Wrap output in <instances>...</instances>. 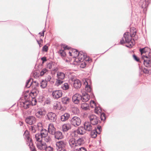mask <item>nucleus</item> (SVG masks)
<instances>
[{"instance_id":"1","label":"nucleus","mask_w":151,"mask_h":151,"mask_svg":"<svg viewBox=\"0 0 151 151\" xmlns=\"http://www.w3.org/2000/svg\"><path fill=\"white\" fill-rule=\"evenodd\" d=\"M136 31L133 30V32L131 30V33L126 32L124 35L123 37L120 41V43L121 44H123L125 43L128 44L126 45V47H132L134 45V41H132L131 39L132 37H134V41L137 40L138 38V36L136 35Z\"/></svg>"},{"instance_id":"2","label":"nucleus","mask_w":151,"mask_h":151,"mask_svg":"<svg viewBox=\"0 0 151 151\" xmlns=\"http://www.w3.org/2000/svg\"><path fill=\"white\" fill-rule=\"evenodd\" d=\"M142 60L144 64L146 67H151V53L150 52H148L147 53L142 55Z\"/></svg>"},{"instance_id":"3","label":"nucleus","mask_w":151,"mask_h":151,"mask_svg":"<svg viewBox=\"0 0 151 151\" xmlns=\"http://www.w3.org/2000/svg\"><path fill=\"white\" fill-rule=\"evenodd\" d=\"M52 96L53 99L57 100L61 97L63 95L62 91L61 90H54L52 91Z\"/></svg>"},{"instance_id":"4","label":"nucleus","mask_w":151,"mask_h":151,"mask_svg":"<svg viewBox=\"0 0 151 151\" xmlns=\"http://www.w3.org/2000/svg\"><path fill=\"white\" fill-rule=\"evenodd\" d=\"M81 121V120L79 117L77 116H75L71 119L70 123L72 125L76 127L80 125Z\"/></svg>"},{"instance_id":"5","label":"nucleus","mask_w":151,"mask_h":151,"mask_svg":"<svg viewBox=\"0 0 151 151\" xmlns=\"http://www.w3.org/2000/svg\"><path fill=\"white\" fill-rule=\"evenodd\" d=\"M86 133L85 130L83 127H80L76 130H75L72 132V134L75 137H77L78 135H82Z\"/></svg>"},{"instance_id":"6","label":"nucleus","mask_w":151,"mask_h":151,"mask_svg":"<svg viewBox=\"0 0 151 151\" xmlns=\"http://www.w3.org/2000/svg\"><path fill=\"white\" fill-rule=\"evenodd\" d=\"M47 119L51 122H54L56 121L57 117L56 114L52 112H49L46 115Z\"/></svg>"},{"instance_id":"7","label":"nucleus","mask_w":151,"mask_h":151,"mask_svg":"<svg viewBox=\"0 0 151 151\" xmlns=\"http://www.w3.org/2000/svg\"><path fill=\"white\" fill-rule=\"evenodd\" d=\"M90 122L93 125H96L99 121V118L96 115H92L89 117Z\"/></svg>"},{"instance_id":"8","label":"nucleus","mask_w":151,"mask_h":151,"mask_svg":"<svg viewBox=\"0 0 151 151\" xmlns=\"http://www.w3.org/2000/svg\"><path fill=\"white\" fill-rule=\"evenodd\" d=\"M82 96L78 93H76L72 97V101L74 103L78 104L81 100Z\"/></svg>"},{"instance_id":"9","label":"nucleus","mask_w":151,"mask_h":151,"mask_svg":"<svg viewBox=\"0 0 151 151\" xmlns=\"http://www.w3.org/2000/svg\"><path fill=\"white\" fill-rule=\"evenodd\" d=\"M25 139H26L27 141V145L29 146L31 151H37L35 148L32 145V142L31 139L29 137V135H27L25 136Z\"/></svg>"},{"instance_id":"10","label":"nucleus","mask_w":151,"mask_h":151,"mask_svg":"<svg viewBox=\"0 0 151 151\" xmlns=\"http://www.w3.org/2000/svg\"><path fill=\"white\" fill-rule=\"evenodd\" d=\"M34 84V86L35 85L36 86L34 88L38 86V83L36 81H35L34 82H33V80L30 78L27 81L26 83L25 87L27 88H29L31 86L32 87L33 85Z\"/></svg>"},{"instance_id":"11","label":"nucleus","mask_w":151,"mask_h":151,"mask_svg":"<svg viewBox=\"0 0 151 151\" xmlns=\"http://www.w3.org/2000/svg\"><path fill=\"white\" fill-rule=\"evenodd\" d=\"M87 57V54L83 51H80L78 54V55L76 58V60L78 59L80 62H82Z\"/></svg>"},{"instance_id":"12","label":"nucleus","mask_w":151,"mask_h":151,"mask_svg":"<svg viewBox=\"0 0 151 151\" xmlns=\"http://www.w3.org/2000/svg\"><path fill=\"white\" fill-rule=\"evenodd\" d=\"M91 123L89 122H86L84 124L83 127L85 130L88 132H90L92 129H94V127L91 124Z\"/></svg>"},{"instance_id":"13","label":"nucleus","mask_w":151,"mask_h":151,"mask_svg":"<svg viewBox=\"0 0 151 151\" xmlns=\"http://www.w3.org/2000/svg\"><path fill=\"white\" fill-rule=\"evenodd\" d=\"M45 109L43 108L39 109H37L35 115L38 118H41L43 116L45 115Z\"/></svg>"},{"instance_id":"14","label":"nucleus","mask_w":151,"mask_h":151,"mask_svg":"<svg viewBox=\"0 0 151 151\" xmlns=\"http://www.w3.org/2000/svg\"><path fill=\"white\" fill-rule=\"evenodd\" d=\"M25 121L27 123L30 125H32L35 123L36 119L34 117L29 116L27 117Z\"/></svg>"},{"instance_id":"15","label":"nucleus","mask_w":151,"mask_h":151,"mask_svg":"<svg viewBox=\"0 0 151 151\" xmlns=\"http://www.w3.org/2000/svg\"><path fill=\"white\" fill-rule=\"evenodd\" d=\"M53 135L55 139H61L64 138L62 132L60 131H56Z\"/></svg>"},{"instance_id":"16","label":"nucleus","mask_w":151,"mask_h":151,"mask_svg":"<svg viewBox=\"0 0 151 151\" xmlns=\"http://www.w3.org/2000/svg\"><path fill=\"white\" fill-rule=\"evenodd\" d=\"M77 142L74 138L70 139L69 141V144L71 148H75L78 147Z\"/></svg>"},{"instance_id":"17","label":"nucleus","mask_w":151,"mask_h":151,"mask_svg":"<svg viewBox=\"0 0 151 151\" xmlns=\"http://www.w3.org/2000/svg\"><path fill=\"white\" fill-rule=\"evenodd\" d=\"M48 131L50 134L53 135L56 132V129L52 124H49L48 128Z\"/></svg>"},{"instance_id":"18","label":"nucleus","mask_w":151,"mask_h":151,"mask_svg":"<svg viewBox=\"0 0 151 151\" xmlns=\"http://www.w3.org/2000/svg\"><path fill=\"white\" fill-rule=\"evenodd\" d=\"M89 99V94L86 92H83L82 93L81 100L83 102H87L88 101Z\"/></svg>"},{"instance_id":"19","label":"nucleus","mask_w":151,"mask_h":151,"mask_svg":"<svg viewBox=\"0 0 151 151\" xmlns=\"http://www.w3.org/2000/svg\"><path fill=\"white\" fill-rule=\"evenodd\" d=\"M46 145V144L45 143H42V142H38L37 143V147L40 150H45Z\"/></svg>"},{"instance_id":"20","label":"nucleus","mask_w":151,"mask_h":151,"mask_svg":"<svg viewBox=\"0 0 151 151\" xmlns=\"http://www.w3.org/2000/svg\"><path fill=\"white\" fill-rule=\"evenodd\" d=\"M81 81L78 79L74 80L73 83V86L74 88L76 89H78L80 88L81 86Z\"/></svg>"},{"instance_id":"21","label":"nucleus","mask_w":151,"mask_h":151,"mask_svg":"<svg viewBox=\"0 0 151 151\" xmlns=\"http://www.w3.org/2000/svg\"><path fill=\"white\" fill-rule=\"evenodd\" d=\"M56 147L65 148L66 142L64 141H60L56 143Z\"/></svg>"},{"instance_id":"22","label":"nucleus","mask_w":151,"mask_h":151,"mask_svg":"<svg viewBox=\"0 0 151 151\" xmlns=\"http://www.w3.org/2000/svg\"><path fill=\"white\" fill-rule=\"evenodd\" d=\"M77 144L78 147L83 144L85 142V137H83L78 139L77 141Z\"/></svg>"},{"instance_id":"23","label":"nucleus","mask_w":151,"mask_h":151,"mask_svg":"<svg viewBox=\"0 0 151 151\" xmlns=\"http://www.w3.org/2000/svg\"><path fill=\"white\" fill-rule=\"evenodd\" d=\"M71 125L69 123L64 124L62 126V130L63 132H66L71 129Z\"/></svg>"},{"instance_id":"24","label":"nucleus","mask_w":151,"mask_h":151,"mask_svg":"<svg viewBox=\"0 0 151 151\" xmlns=\"http://www.w3.org/2000/svg\"><path fill=\"white\" fill-rule=\"evenodd\" d=\"M70 117V114L67 113H65L61 116V120L62 122L65 121L69 119Z\"/></svg>"},{"instance_id":"25","label":"nucleus","mask_w":151,"mask_h":151,"mask_svg":"<svg viewBox=\"0 0 151 151\" xmlns=\"http://www.w3.org/2000/svg\"><path fill=\"white\" fill-rule=\"evenodd\" d=\"M69 48L66 46L64 47L63 49L60 50L59 51V53L62 56L65 57L66 55L67 50H68Z\"/></svg>"},{"instance_id":"26","label":"nucleus","mask_w":151,"mask_h":151,"mask_svg":"<svg viewBox=\"0 0 151 151\" xmlns=\"http://www.w3.org/2000/svg\"><path fill=\"white\" fill-rule=\"evenodd\" d=\"M65 74L64 73L60 71H58L57 72V78L63 80L65 78Z\"/></svg>"},{"instance_id":"27","label":"nucleus","mask_w":151,"mask_h":151,"mask_svg":"<svg viewBox=\"0 0 151 151\" xmlns=\"http://www.w3.org/2000/svg\"><path fill=\"white\" fill-rule=\"evenodd\" d=\"M70 101V99L68 97H65L61 99V102L63 104L66 105L68 104Z\"/></svg>"},{"instance_id":"28","label":"nucleus","mask_w":151,"mask_h":151,"mask_svg":"<svg viewBox=\"0 0 151 151\" xmlns=\"http://www.w3.org/2000/svg\"><path fill=\"white\" fill-rule=\"evenodd\" d=\"M91 135L92 137L95 138L97 136V134L98 132L97 131L96 127H94V129L91 131Z\"/></svg>"},{"instance_id":"29","label":"nucleus","mask_w":151,"mask_h":151,"mask_svg":"<svg viewBox=\"0 0 151 151\" xmlns=\"http://www.w3.org/2000/svg\"><path fill=\"white\" fill-rule=\"evenodd\" d=\"M31 104L30 101L26 100L23 102L22 106L24 109H27L29 107Z\"/></svg>"},{"instance_id":"30","label":"nucleus","mask_w":151,"mask_h":151,"mask_svg":"<svg viewBox=\"0 0 151 151\" xmlns=\"http://www.w3.org/2000/svg\"><path fill=\"white\" fill-rule=\"evenodd\" d=\"M40 135L42 137V139H43V137H46V136L48 135V131L45 129H42L41 130Z\"/></svg>"},{"instance_id":"31","label":"nucleus","mask_w":151,"mask_h":151,"mask_svg":"<svg viewBox=\"0 0 151 151\" xmlns=\"http://www.w3.org/2000/svg\"><path fill=\"white\" fill-rule=\"evenodd\" d=\"M150 49L148 47H145L140 49V51L142 55L147 53L148 52H150Z\"/></svg>"},{"instance_id":"32","label":"nucleus","mask_w":151,"mask_h":151,"mask_svg":"<svg viewBox=\"0 0 151 151\" xmlns=\"http://www.w3.org/2000/svg\"><path fill=\"white\" fill-rule=\"evenodd\" d=\"M81 107L84 110H86L89 108V104L86 103H83L81 104Z\"/></svg>"},{"instance_id":"33","label":"nucleus","mask_w":151,"mask_h":151,"mask_svg":"<svg viewBox=\"0 0 151 151\" xmlns=\"http://www.w3.org/2000/svg\"><path fill=\"white\" fill-rule=\"evenodd\" d=\"M60 104L59 102L56 101L53 104V108L55 109H59L60 108Z\"/></svg>"},{"instance_id":"34","label":"nucleus","mask_w":151,"mask_h":151,"mask_svg":"<svg viewBox=\"0 0 151 151\" xmlns=\"http://www.w3.org/2000/svg\"><path fill=\"white\" fill-rule=\"evenodd\" d=\"M47 68L49 69L52 70H55L54 65L52 63H50L47 65Z\"/></svg>"},{"instance_id":"35","label":"nucleus","mask_w":151,"mask_h":151,"mask_svg":"<svg viewBox=\"0 0 151 151\" xmlns=\"http://www.w3.org/2000/svg\"><path fill=\"white\" fill-rule=\"evenodd\" d=\"M49 72V71L46 68H43L40 72V75L41 76H42L44 75L47 74Z\"/></svg>"},{"instance_id":"36","label":"nucleus","mask_w":151,"mask_h":151,"mask_svg":"<svg viewBox=\"0 0 151 151\" xmlns=\"http://www.w3.org/2000/svg\"><path fill=\"white\" fill-rule=\"evenodd\" d=\"M61 88L64 90H67L69 88V86L67 83H65L63 84L61 87Z\"/></svg>"},{"instance_id":"37","label":"nucleus","mask_w":151,"mask_h":151,"mask_svg":"<svg viewBox=\"0 0 151 151\" xmlns=\"http://www.w3.org/2000/svg\"><path fill=\"white\" fill-rule=\"evenodd\" d=\"M35 138L36 140L38 142H41L42 141V137L40 135V134H37L35 135Z\"/></svg>"},{"instance_id":"38","label":"nucleus","mask_w":151,"mask_h":151,"mask_svg":"<svg viewBox=\"0 0 151 151\" xmlns=\"http://www.w3.org/2000/svg\"><path fill=\"white\" fill-rule=\"evenodd\" d=\"M37 95V93L35 90H32L29 94V96L31 97L32 99L35 98Z\"/></svg>"},{"instance_id":"39","label":"nucleus","mask_w":151,"mask_h":151,"mask_svg":"<svg viewBox=\"0 0 151 151\" xmlns=\"http://www.w3.org/2000/svg\"><path fill=\"white\" fill-rule=\"evenodd\" d=\"M47 82L45 81L42 80L40 83V86L42 88H45L47 86Z\"/></svg>"},{"instance_id":"40","label":"nucleus","mask_w":151,"mask_h":151,"mask_svg":"<svg viewBox=\"0 0 151 151\" xmlns=\"http://www.w3.org/2000/svg\"><path fill=\"white\" fill-rule=\"evenodd\" d=\"M63 82V80L57 78L56 79V81L55 83V85L57 86H58L62 84Z\"/></svg>"},{"instance_id":"41","label":"nucleus","mask_w":151,"mask_h":151,"mask_svg":"<svg viewBox=\"0 0 151 151\" xmlns=\"http://www.w3.org/2000/svg\"><path fill=\"white\" fill-rule=\"evenodd\" d=\"M79 52L75 49L72 50V55L73 57L76 58L78 55V54Z\"/></svg>"},{"instance_id":"42","label":"nucleus","mask_w":151,"mask_h":151,"mask_svg":"<svg viewBox=\"0 0 151 151\" xmlns=\"http://www.w3.org/2000/svg\"><path fill=\"white\" fill-rule=\"evenodd\" d=\"M29 129L32 133H35L37 130V127L35 125L31 126L29 127Z\"/></svg>"},{"instance_id":"43","label":"nucleus","mask_w":151,"mask_h":151,"mask_svg":"<svg viewBox=\"0 0 151 151\" xmlns=\"http://www.w3.org/2000/svg\"><path fill=\"white\" fill-rule=\"evenodd\" d=\"M95 111L96 113L99 114H101V109L100 107L96 106L95 108Z\"/></svg>"},{"instance_id":"44","label":"nucleus","mask_w":151,"mask_h":151,"mask_svg":"<svg viewBox=\"0 0 151 151\" xmlns=\"http://www.w3.org/2000/svg\"><path fill=\"white\" fill-rule=\"evenodd\" d=\"M43 139L44 141L47 142H50L51 141V138L50 136L48 135L43 138Z\"/></svg>"},{"instance_id":"45","label":"nucleus","mask_w":151,"mask_h":151,"mask_svg":"<svg viewBox=\"0 0 151 151\" xmlns=\"http://www.w3.org/2000/svg\"><path fill=\"white\" fill-rule=\"evenodd\" d=\"M85 90L88 92H91L92 90V89L91 86L88 85H86L85 86Z\"/></svg>"},{"instance_id":"46","label":"nucleus","mask_w":151,"mask_h":151,"mask_svg":"<svg viewBox=\"0 0 151 151\" xmlns=\"http://www.w3.org/2000/svg\"><path fill=\"white\" fill-rule=\"evenodd\" d=\"M46 151H53V148L50 146H47L46 145L45 149Z\"/></svg>"},{"instance_id":"47","label":"nucleus","mask_w":151,"mask_h":151,"mask_svg":"<svg viewBox=\"0 0 151 151\" xmlns=\"http://www.w3.org/2000/svg\"><path fill=\"white\" fill-rule=\"evenodd\" d=\"M31 103L32 106L35 105L37 102L36 100L35 99V98H34L32 99L31 101H30Z\"/></svg>"},{"instance_id":"48","label":"nucleus","mask_w":151,"mask_h":151,"mask_svg":"<svg viewBox=\"0 0 151 151\" xmlns=\"http://www.w3.org/2000/svg\"><path fill=\"white\" fill-rule=\"evenodd\" d=\"M101 114L100 118L101 119L102 121H104L106 119V117L105 114L104 113H102Z\"/></svg>"},{"instance_id":"49","label":"nucleus","mask_w":151,"mask_h":151,"mask_svg":"<svg viewBox=\"0 0 151 151\" xmlns=\"http://www.w3.org/2000/svg\"><path fill=\"white\" fill-rule=\"evenodd\" d=\"M150 70L147 68H144L142 69L143 72L145 74H149L150 73Z\"/></svg>"},{"instance_id":"50","label":"nucleus","mask_w":151,"mask_h":151,"mask_svg":"<svg viewBox=\"0 0 151 151\" xmlns=\"http://www.w3.org/2000/svg\"><path fill=\"white\" fill-rule=\"evenodd\" d=\"M37 129L39 130H41L42 129V124L40 122L38 123L37 124Z\"/></svg>"},{"instance_id":"51","label":"nucleus","mask_w":151,"mask_h":151,"mask_svg":"<svg viewBox=\"0 0 151 151\" xmlns=\"http://www.w3.org/2000/svg\"><path fill=\"white\" fill-rule=\"evenodd\" d=\"M57 151H67L65 148L56 147Z\"/></svg>"},{"instance_id":"52","label":"nucleus","mask_w":151,"mask_h":151,"mask_svg":"<svg viewBox=\"0 0 151 151\" xmlns=\"http://www.w3.org/2000/svg\"><path fill=\"white\" fill-rule=\"evenodd\" d=\"M51 78V77L50 75H47L46 77L45 81L47 82L50 81Z\"/></svg>"},{"instance_id":"53","label":"nucleus","mask_w":151,"mask_h":151,"mask_svg":"<svg viewBox=\"0 0 151 151\" xmlns=\"http://www.w3.org/2000/svg\"><path fill=\"white\" fill-rule=\"evenodd\" d=\"M88 81H89V79H84V80H83L84 85H85L86 86V85H88Z\"/></svg>"},{"instance_id":"54","label":"nucleus","mask_w":151,"mask_h":151,"mask_svg":"<svg viewBox=\"0 0 151 151\" xmlns=\"http://www.w3.org/2000/svg\"><path fill=\"white\" fill-rule=\"evenodd\" d=\"M80 64V67L82 68H85L86 66V64L85 63V62H82Z\"/></svg>"},{"instance_id":"55","label":"nucleus","mask_w":151,"mask_h":151,"mask_svg":"<svg viewBox=\"0 0 151 151\" xmlns=\"http://www.w3.org/2000/svg\"><path fill=\"white\" fill-rule=\"evenodd\" d=\"M48 50V47L46 45H45L42 48V50L44 51L47 52Z\"/></svg>"},{"instance_id":"56","label":"nucleus","mask_w":151,"mask_h":151,"mask_svg":"<svg viewBox=\"0 0 151 151\" xmlns=\"http://www.w3.org/2000/svg\"><path fill=\"white\" fill-rule=\"evenodd\" d=\"M133 57L134 59L136 61L138 62L139 61V59L137 58L135 55H133Z\"/></svg>"},{"instance_id":"57","label":"nucleus","mask_w":151,"mask_h":151,"mask_svg":"<svg viewBox=\"0 0 151 151\" xmlns=\"http://www.w3.org/2000/svg\"><path fill=\"white\" fill-rule=\"evenodd\" d=\"M79 151H87L86 149L84 147H78Z\"/></svg>"},{"instance_id":"58","label":"nucleus","mask_w":151,"mask_h":151,"mask_svg":"<svg viewBox=\"0 0 151 151\" xmlns=\"http://www.w3.org/2000/svg\"><path fill=\"white\" fill-rule=\"evenodd\" d=\"M39 76V74L37 73V72H35L34 73V76L35 78H37Z\"/></svg>"},{"instance_id":"59","label":"nucleus","mask_w":151,"mask_h":151,"mask_svg":"<svg viewBox=\"0 0 151 151\" xmlns=\"http://www.w3.org/2000/svg\"><path fill=\"white\" fill-rule=\"evenodd\" d=\"M66 52H68L69 55L73 56V55H72V52H71L70 51H69L68 50H67Z\"/></svg>"},{"instance_id":"60","label":"nucleus","mask_w":151,"mask_h":151,"mask_svg":"<svg viewBox=\"0 0 151 151\" xmlns=\"http://www.w3.org/2000/svg\"><path fill=\"white\" fill-rule=\"evenodd\" d=\"M41 60L42 61V63H43L47 60L46 58L45 57H43L41 58Z\"/></svg>"},{"instance_id":"61","label":"nucleus","mask_w":151,"mask_h":151,"mask_svg":"<svg viewBox=\"0 0 151 151\" xmlns=\"http://www.w3.org/2000/svg\"><path fill=\"white\" fill-rule=\"evenodd\" d=\"M45 30L44 29L43 30L42 32V33L41 32H40L39 33V34L41 35V36H44V33L45 32Z\"/></svg>"},{"instance_id":"62","label":"nucleus","mask_w":151,"mask_h":151,"mask_svg":"<svg viewBox=\"0 0 151 151\" xmlns=\"http://www.w3.org/2000/svg\"><path fill=\"white\" fill-rule=\"evenodd\" d=\"M73 148V149L71 151H79L78 147Z\"/></svg>"},{"instance_id":"63","label":"nucleus","mask_w":151,"mask_h":151,"mask_svg":"<svg viewBox=\"0 0 151 151\" xmlns=\"http://www.w3.org/2000/svg\"><path fill=\"white\" fill-rule=\"evenodd\" d=\"M74 110L76 111V112H74L75 114H77L79 112V110L77 108H75L74 109Z\"/></svg>"},{"instance_id":"64","label":"nucleus","mask_w":151,"mask_h":151,"mask_svg":"<svg viewBox=\"0 0 151 151\" xmlns=\"http://www.w3.org/2000/svg\"><path fill=\"white\" fill-rule=\"evenodd\" d=\"M97 129H99V130L100 132L101 131V126L97 127Z\"/></svg>"}]
</instances>
